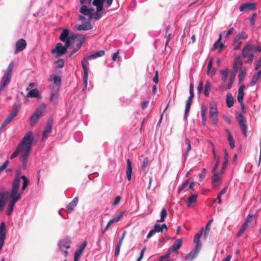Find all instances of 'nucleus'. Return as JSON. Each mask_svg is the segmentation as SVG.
<instances>
[{"label": "nucleus", "mask_w": 261, "mask_h": 261, "mask_svg": "<svg viewBox=\"0 0 261 261\" xmlns=\"http://www.w3.org/2000/svg\"><path fill=\"white\" fill-rule=\"evenodd\" d=\"M33 141V133L31 131H29L24 136L21 142V146L20 147L22 151L21 160L22 163V168L24 170L27 166L28 157L30 154Z\"/></svg>", "instance_id": "1"}, {"label": "nucleus", "mask_w": 261, "mask_h": 261, "mask_svg": "<svg viewBox=\"0 0 261 261\" xmlns=\"http://www.w3.org/2000/svg\"><path fill=\"white\" fill-rule=\"evenodd\" d=\"M105 52L103 50H100L98 51L95 52V53L89 55L87 54H86L84 56L83 59L81 61V64L82 66V67L84 70V74H83V80L84 83L86 87H87V82L88 79V65H89V62L88 60H92L94 59H96L98 57H102L105 55Z\"/></svg>", "instance_id": "2"}, {"label": "nucleus", "mask_w": 261, "mask_h": 261, "mask_svg": "<svg viewBox=\"0 0 261 261\" xmlns=\"http://www.w3.org/2000/svg\"><path fill=\"white\" fill-rule=\"evenodd\" d=\"M20 178L19 174H17L16 178L12 182V187L11 192L8 194L10 200L14 202H17L21 197L20 192H18V189L20 186Z\"/></svg>", "instance_id": "3"}, {"label": "nucleus", "mask_w": 261, "mask_h": 261, "mask_svg": "<svg viewBox=\"0 0 261 261\" xmlns=\"http://www.w3.org/2000/svg\"><path fill=\"white\" fill-rule=\"evenodd\" d=\"M20 109V106L19 105L14 104L13 105L12 112L7 117L5 120L2 123L1 126L0 127L1 129L5 128L9 123L11 122V121L14 119V118L17 115V114L19 111Z\"/></svg>", "instance_id": "4"}, {"label": "nucleus", "mask_w": 261, "mask_h": 261, "mask_svg": "<svg viewBox=\"0 0 261 261\" xmlns=\"http://www.w3.org/2000/svg\"><path fill=\"white\" fill-rule=\"evenodd\" d=\"M104 0H93L92 4L96 7V12L91 13L89 18L98 19L101 17V11L102 10Z\"/></svg>", "instance_id": "5"}, {"label": "nucleus", "mask_w": 261, "mask_h": 261, "mask_svg": "<svg viewBox=\"0 0 261 261\" xmlns=\"http://www.w3.org/2000/svg\"><path fill=\"white\" fill-rule=\"evenodd\" d=\"M46 107V105L43 103L38 108L35 112L33 114L30 119V125H33L37 121L39 117L41 115Z\"/></svg>", "instance_id": "6"}, {"label": "nucleus", "mask_w": 261, "mask_h": 261, "mask_svg": "<svg viewBox=\"0 0 261 261\" xmlns=\"http://www.w3.org/2000/svg\"><path fill=\"white\" fill-rule=\"evenodd\" d=\"M237 120L238 122L241 130L243 134L246 137L247 136V125L246 124V120L245 117L243 116L242 113L240 112L238 113V116H237Z\"/></svg>", "instance_id": "7"}, {"label": "nucleus", "mask_w": 261, "mask_h": 261, "mask_svg": "<svg viewBox=\"0 0 261 261\" xmlns=\"http://www.w3.org/2000/svg\"><path fill=\"white\" fill-rule=\"evenodd\" d=\"M67 50L61 43H58L56 44V47L51 49V53H57L58 56H62L65 54Z\"/></svg>", "instance_id": "8"}, {"label": "nucleus", "mask_w": 261, "mask_h": 261, "mask_svg": "<svg viewBox=\"0 0 261 261\" xmlns=\"http://www.w3.org/2000/svg\"><path fill=\"white\" fill-rule=\"evenodd\" d=\"M71 243V241L68 238H66L60 241L58 244L60 251H63L64 249H68L70 248Z\"/></svg>", "instance_id": "9"}, {"label": "nucleus", "mask_w": 261, "mask_h": 261, "mask_svg": "<svg viewBox=\"0 0 261 261\" xmlns=\"http://www.w3.org/2000/svg\"><path fill=\"white\" fill-rule=\"evenodd\" d=\"M27 46V42L24 39H20L16 42V50L15 54H17L18 53L23 50Z\"/></svg>", "instance_id": "10"}, {"label": "nucleus", "mask_w": 261, "mask_h": 261, "mask_svg": "<svg viewBox=\"0 0 261 261\" xmlns=\"http://www.w3.org/2000/svg\"><path fill=\"white\" fill-rule=\"evenodd\" d=\"M53 120V119H49L46 124V125L43 132L42 139H44L48 137V134H50L52 130Z\"/></svg>", "instance_id": "11"}, {"label": "nucleus", "mask_w": 261, "mask_h": 261, "mask_svg": "<svg viewBox=\"0 0 261 261\" xmlns=\"http://www.w3.org/2000/svg\"><path fill=\"white\" fill-rule=\"evenodd\" d=\"M255 45L253 44H247L242 50V57L244 58H247L250 53L254 51Z\"/></svg>", "instance_id": "12"}, {"label": "nucleus", "mask_w": 261, "mask_h": 261, "mask_svg": "<svg viewBox=\"0 0 261 261\" xmlns=\"http://www.w3.org/2000/svg\"><path fill=\"white\" fill-rule=\"evenodd\" d=\"M78 201V197H75V198H74L72 199V200L66 206V208H65V211L68 214L72 213L74 211L75 206L77 205Z\"/></svg>", "instance_id": "13"}, {"label": "nucleus", "mask_w": 261, "mask_h": 261, "mask_svg": "<svg viewBox=\"0 0 261 261\" xmlns=\"http://www.w3.org/2000/svg\"><path fill=\"white\" fill-rule=\"evenodd\" d=\"M256 8V3H244L242 4L240 6V11H251L253 10Z\"/></svg>", "instance_id": "14"}, {"label": "nucleus", "mask_w": 261, "mask_h": 261, "mask_svg": "<svg viewBox=\"0 0 261 261\" xmlns=\"http://www.w3.org/2000/svg\"><path fill=\"white\" fill-rule=\"evenodd\" d=\"M8 191H3L0 192V211H2L6 203V199L8 196Z\"/></svg>", "instance_id": "15"}, {"label": "nucleus", "mask_w": 261, "mask_h": 261, "mask_svg": "<svg viewBox=\"0 0 261 261\" xmlns=\"http://www.w3.org/2000/svg\"><path fill=\"white\" fill-rule=\"evenodd\" d=\"M74 29L77 31H82V30H89L92 28V26L90 22H86L82 24L81 25H75L74 27Z\"/></svg>", "instance_id": "16"}, {"label": "nucleus", "mask_w": 261, "mask_h": 261, "mask_svg": "<svg viewBox=\"0 0 261 261\" xmlns=\"http://www.w3.org/2000/svg\"><path fill=\"white\" fill-rule=\"evenodd\" d=\"M132 162L130 159H128L126 160V174L127 176V178L128 180L130 181L132 179Z\"/></svg>", "instance_id": "17"}, {"label": "nucleus", "mask_w": 261, "mask_h": 261, "mask_svg": "<svg viewBox=\"0 0 261 261\" xmlns=\"http://www.w3.org/2000/svg\"><path fill=\"white\" fill-rule=\"evenodd\" d=\"M182 244V239L176 240L170 248V251L175 252L178 251L180 248Z\"/></svg>", "instance_id": "18"}, {"label": "nucleus", "mask_w": 261, "mask_h": 261, "mask_svg": "<svg viewBox=\"0 0 261 261\" xmlns=\"http://www.w3.org/2000/svg\"><path fill=\"white\" fill-rule=\"evenodd\" d=\"M240 58V57L236 58L233 64L232 72L237 73L238 69L242 67L243 63L241 60H239Z\"/></svg>", "instance_id": "19"}, {"label": "nucleus", "mask_w": 261, "mask_h": 261, "mask_svg": "<svg viewBox=\"0 0 261 261\" xmlns=\"http://www.w3.org/2000/svg\"><path fill=\"white\" fill-rule=\"evenodd\" d=\"M93 11L94 9L88 8L86 5H83L80 9V13L85 15L90 16L92 12Z\"/></svg>", "instance_id": "20"}, {"label": "nucleus", "mask_w": 261, "mask_h": 261, "mask_svg": "<svg viewBox=\"0 0 261 261\" xmlns=\"http://www.w3.org/2000/svg\"><path fill=\"white\" fill-rule=\"evenodd\" d=\"M197 195L196 194H192L190 196L187 201V206L190 207L192 206V204L195 203L197 201Z\"/></svg>", "instance_id": "21"}, {"label": "nucleus", "mask_w": 261, "mask_h": 261, "mask_svg": "<svg viewBox=\"0 0 261 261\" xmlns=\"http://www.w3.org/2000/svg\"><path fill=\"white\" fill-rule=\"evenodd\" d=\"M170 28H171L170 25H169L167 27L166 29V34L165 35V38L166 39L165 47H167V46L169 42L171 40V34L170 32Z\"/></svg>", "instance_id": "22"}, {"label": "nucleus", "mask_w": 261, "mask_h": 261, "mask_svg": "<svg viewBox=\"0 0 261 261\" xmlns=\"http://www.w3.org/2000/svg\"><path fill=\"white\" fill-rule=\"evenodd\" d=\"M69 31L68 29H65L63 30L60 36V40L62 41H65L67 39H68L69 38Z\"/></svg>", "instance_id": "23"}, {"label": "nucleus", "mask_w": 261, "mask_h": 261, "mask_svg": "<svg viewBox=\"0 0 261 261\" xmlns=\"http://www.w3.org/2000/svg\"><path fill=\"white\" fill-rule=\"evenodd\" d=\"M220 72L221 74L222 81L224 83L226 82L228 77L229 69L228 68H226L224 70H220Z\"/></svg>", "instance_id": "24"}, {"label": "nucleus", "mask_w": 261, "mask_h": 261, "mask_svg": "<svg viewBox=\"0 0 261 261\" xmlns=\"http://www.w3.org/2000/svg\"><path fill=\"white\" fill-rule=\"evenodd\" d=\"M227 106L228 108H231L233 105V98L232 94L230 93H228L226 95V99Z\"/></svg>", "instance_id": "25"}, {"label": "nucleus", "mask_w": 261, "mask_h": 261, "mask_svg": "<svg viewBox=\"0 0 261 261\" xmlns=\"http://www.w3.org/2000/svg\"><path fill=\"white\" fill-rule=\"evenodd\" d=\"M247 37V35H246V33L244 32H242L240 33H239L236 37L234 38L233 40V43H236L239 41H240L241 39H246Z\"/></svg>", "instance_id": "26"}, {"label": "nucleus", "mask_w": 261, "mask_h": 261, "mask_svg": "<svg viewBox=\"0 0 261 261\" xmlns=\"http://www.w3.org/2000/svg\"><path fill=\"white\" fill-rule=\"evenodd\" d=\"M16 202L13 201L12 200L9 201V203L8 205V207L6 211V215L7 216H10L11 215L12 212H13L14 206Z\"/></svg>", "instance_id": "27"}, {"label": "nucleus", "mask_w": 261, "mask_h": 261, "mask_svg": "<svg viewBox=\"0 0 261 261\" xmlns=\"http://www.w3.org/2000/svg\"><path fill=\"white\" fill-rule=\"evenodd\" d=\"M20 178L23 180V184L21 187V192H23L28 186L29 180L25 175H22L20 177Z\"/></svg>", "instance_id": "28"}, {"label": "nucleus", "mask_w": 261, "mask_h": 261, "mask_svg": "<svg viewBox=\"0 0 261 261\" xmlns=\"http://www.w3.org/2000/svg\"><path fill=\"white\" fill-rule=\"evenodd\" d=\"M39 96V91L37 89L29 90L27 94L28 97H37Z\"/></svg>", "instance_id": "29"}, {"label": "nucleus", "mask_w": 261, "mask_h": 261, "mask_svg": "<svg viewBox=\"0 0 261 261\" xmlns=\"http://www.w3.org/2000/svg\"><path fill=\"white\" fill-rule=\"evenodd\" d=\"M6 236V225L5 222H2L0 225V239H5Z\"/></svg>", "instance_id": "30"}, {"label": "nucleus", "mask_w": 261, "mask_h": 261, "mask_svg": "<svg viewBox=\"0 0 261 261\" xmlns=\"http://www.w3.org/2000/svg\"><path fill=\"white\" fill-rule=\"evenodd\" d=\"M149 161L148 158H145L143 161V163L141 166V169L143 171H146L149 169Z\"/></svg>", "instance_id": "31"}, {"label": "nucleus", "mask_w": 261, "mask_h": 261, "mask_svg": "<svg viewBox=\"0 0 261 261\" xmlns=\"http://www.w3.org/2000/svg\"><path fill=\"white\" fill-rule=\"evenodd\" d=\"M211 87V83L209 81H206L205 87H204V93L205 96H208L209 95V92Z\"/></svg>", "instance_id": "32"}, {"label": "nucleus", "mask_w": 261, "mask_h": 261, "mask_svg": "<svg viewBox=\"0 0 261 261\" xmlns=\"http://www.w3.org/2000/svg\"><path fill=\"white\" fill-rule=\"evenodd\" d=\"M228 134V140L230 145L231 148H233L234 147V142L233 139V137L230 134L229 130H226Z\"/></svg>", "instance_id": "33"}, {"label": "nucleus", "mask_w": 261, "mask_h": 261, "mask_svg": "<svg viewBox=\"0 0 261 261\" xmlns=\"http://www.w3.org/2000/svg\"><path fill=\"white\" fill-rule=\"evenodd\" d=\"M123 214H124L123 212H121L117 216H116V217H114V218L111 219L109 221V222H110L111 225L112 224L115 223H117V222H118L121 219V218L122 217V216L123 215Z\"/></svg>", "instance_id": "34"}, {"label": "nucleus", "mask_w": 261, "mask_h": 261, "mask_svg": "<svg viewBox=\"0 0 261 261\" xmlns=\"http://www.w3.org/2000/svg\"><path fill=\"white\" fill-rule=\"evenodd\" d=\"M210 113L217 114V105L215 102H211L210 103Z\"/></svg>", "instance_id": "35"}, {"label": "nucleus", "mask_w": 261, "mask_h": 261, "mask_svg": "<svg viewBox=\"0 0 261 261\" xmlns=\"http://www.w3.org/2000/svg\"><path fill=\"white\" fill-rule=\"evenodd\" d=\"M167 216V213L165 208H162L161 212V218L160 220H157L158 222H163L165 221V218Z\"/></svg>", "instance_id": "36"}, {"label": "nucleus", "mask_w": 261, "mask_h": 261, "mask_svg": "<svg viewBox=\"0 0 261 261\" xmlns=\"http://www.w3.org/2000/svg\"><path fill=\"white\" fill-rule=\"evenodd\" d=\"M236 73H235V72H233L232 71L231 72L230 76L229 77V83L227 85V89H229L231 88V87L232 85L233 82L234 81V80L235 79Z\"/></svg>", "instance_id": "37"}, {"label": "nucleus", "mask_w": 261, "mask_h": 261, "mask_svg": "<svg viewBox=\"0 0 261 261\" xmlns=\"http://www.w3.org/2000/svg\"><path fill=\"white\" fill-rule=\"evenodd\" d=\"M210 119L213 124H217L218 121L217 114L210 113Z\"/></svg>", "instance_id": "38"}, {"label": "nucleus", "mask_w": 261, "mask_h": 261, "mask_svg": "<svg viewBox=\"0 0 261 261\" xmlns=\"http://www.w3.org/2000/svg\"><path fill=\"white\" fill-rule=\"evenodd\" d=\"M197 255V253L194 251H191L188 253L186 257V259L187 261H192Z\"/></svg>", "instance_id": "39"}, {"label": "nucleus", "mask_w": 261, "mask_h": 261, "mask_svg": "<svg viewBox=\"0 0 261 261\" xmlns=\"http://www.w3.org/2000/svg\"><path fill=\"white\" fill-rule=\"evenodd\" d=\"M20 146H21V143L18 146L16 150L11 154V159H13L15 158V157H16L18 154V152H20L21 153L20 157L22 156V151H21V149L20 148Z\"/></svg>", "instance_id": "40"}, {"label": "nucleus", "mask_w": 261, "mask_h": 261, "mask_svg": "<svg viewBox=\"0 0 261 261\" xmlns=\"http://www.w3.org/2000/svg\"><path fill=\"white\" fill-rule=\"evenodd\" d=\"M76 40L79 42L77 44L82 46L83 44L85 42V37L83 35L78 34Z\"/></svg>", "instance_id": "41"}, {"label": "nucleus", "mask_w": 261, "mask_h": 261, "mask_svg": "<svg viewBox=\"0 0 261 261\" xmlns=\"http://www.w3.org/2000/svg\"><path fill=\"white\" fill-rule=\"evenodd\" d=\"M214 173V176L212 177V184L214 186H215L220 179V175L219 174Z\"/></svg>", "instance_id": "42"}, {"label": "nucleus", "mask_w": 261, "mask_h": 261, "mask_svg": "<svg viewBox=\"0 0 261 261\" xmlns=\"http://www.w3.org/2000/svg\"><path fill=\"white\" fill-rule=\"evenodd\" d=\"M257 216L256 214H249L247 216L245 221L250 224L254 219L257 218Z\"/></svg>", "instance_id": "43"}, {"label": "nucleus", "mask_w": 261, "mask_h": 261, "mask_svg": "<svg viewBox=\"0 0 261 261\" xmlns=\"http://www.w3.org/2000/svg\"><path fill=\"white\" fill-rule=\"evenodd\" d=\"M260 75L258 74L257 73H255L252 77V80L250 82L251 85H254L256 84L257 81L259 79Z\"/></svg>", "instance_id": "44"}, {"label": "nucleus", "mask_w": 261, "mask_h": 261, "mask_svg": "<svg viewBox=\"0 0 261 261\" xmlns=\"http://www.w3.org/2000/svg\"><path fill=\"white\" fill-rule=\"evenodd\" d=\"M58 96L59 95L58 92L52 93L51 97L50 98V101H51L53 103H56L57 101Z\"/></svg>", "instance_id": "45"}, {"label": "nucleus", "mask_w": 261, "mask_h": 261, "mask_svg": "<svg viewBox=\"0 0 261 261\" xmlns=\"http://www.w3.org/2000/svg\"><path fill=\"white\" fill-rule=\"evenodd\" d=\"M202 232H203V230H201L200 231L197 232L195 236V237H194V242L195 243H200V239L202 236Z\"/></svg>", "instance_id": "46"}, {"label": "nucleus", "mask_w": 261, "mask_h": 261, "mask_svg": "<svg viewBox=\"0 0 261 261\" xmlns=\"http://www.w3.org/2000/svg\"><path fill=\"white\" fill-rule=\"evenodd\" d=\"M185 144L187 145V149H186V153L187 155H188L189 152L190 151V150L191 149V144H190V141L189 139L188 138H186L185 139Z\"/></svg>", "instance_id": "47"}, {"label": "nucleus", "mask_w": 261, "mask_h": 261, "mask_svg": "<svg viewBox=\"0 0 261 261\" xmlns=\"http://www.w3.org/2000/svg\"><path fill=\"white\" fill-rule=\"evenodd\" d=\"M83 252L79 250H77L75 251L74 255V260L73 261H78L81 255Z\"/></svg>", "instance_id": "48"}, {"label": "nucleus", "mask_w": 261, "mask_h": 261, "mask_svg": "<svg viewBox=\"0 0 261 261\" xmlns=\"http://www.w3.org/2000/svg\"><path fill=\"white\" fill-rule=\"evenodd\" d=\"M61 80L58 75H55L54 76V83L57 85L59 86L61 84Z\"/></svg>", "instance_id": "49"}, {"label": "nucleus", "mask_w": 261, "mask_h": 261, "mask_svg": "<svg viewBox=\"0 0 261 261\" xmlns=\"http://www.w3.org/2000/svg\"><path fill=\"white\" fill-rule=\"evenodd\" d=\"M191 103H187L186 105L185 110V118H186L188 113L190 111V108H191Z\"/></svg>", "instance_id": "50"}, {"label": "nucleus", "mask_w": 261, "mask_h": 261, "mask_svg": "<svg viewBox=\"0 0 261 261\" xmlns=\"http://www.w3.org/2000/svg\"><path fill=\"white\" fill-rule=\"evenodd\" d=\"M257 16L256 13H253L250 18V23L251 26H253L255 23V18Z\"/></svg>", "instance_id": "51"}, {"label": "nucleus", "mask_w": 261, "mask_h": 261, "mask_svg": "<svg viewBox=\"0 0 261 261\" xmlns=\"http://www.w3.org/2000/svg\"><path fill=\"white\" fill-rule=\"evenodd\" d=\"M243 97H244V92H238V95L237 97V99L238 102L240 103L243 102Z\"/></svg>", "instance_id": "52"}, {"label": "nucleus", "mask_w": 261, "mask_h": 261, "mask_svg": "<svg viewBox=\"0 0 261 261\" xmlns=\"http://www.w3.org/2000/svg\"><path fill=\"white\" fill-rule=\"evenodd\" d=\"M255 70H257L261 67V57L258 60L255 61Z\"/></svg>", "instance_id": "53"}, {"label": "nucleus", "mask_w": 261, "mask_h": 261, "mask_svg": "<svg viewBox=\"0 0 261 261\" xmlns=\"http://www.w3.org/2000/svg\"><path fill=\"white\" fill-rule=\"evenodd\" d=\"M154 229L156 232H162L163 230L161 228V226L159 224H155L154 225Z\"/></svg>", "instance_id": "54"}, {"label": "nucleus", "mask_w": 261, "mask_h": 261, "mask_svg": "<svg viewBox=\"0 0 261 261\" xmlns=\"http://www.w3.org/2000/svg\"><path fill=\"white\" fill-rule=\"evenodd\" d=\"M203 88V83L202 81L199 82L197 86V90L198 93L200 94L202 92Z\"/></svg>", "instance_id": "55"}, {"label": "nucleus", "mask_w": 261, "mask_h": 261, "mask_svg": "<svg viewBox=\"0 0 261 261\" xmlns=\"http://www.w3.org/2000/svg\"><path fill=\"white\" fill-rule=\"evenodd\" d=\"M189 184V180H187L178 189V192L180 193Z\"/></svg>", "instance_id": "56"}, {"label": "nucleus", "mask_w": 261, "mask_h": 261, "mask_svg": "<svg viewBox=\"0 0 261 261\" xmlns=\"http://www.w3.org/2000/svg\"><path fill=\"white\" fill-rule=\"evenodd\" d=\"M254 56V51L250 53L249 55L247 57L248 59L247 60V63L252 62L253 60Z\"/></svg>", "instance_id": "57"}, {"label": "nucleus", "mask_w": 261, "mask_h": 261, "mask_svg": "<svg viewBox=\"0 0 261 261\" xmlns=\"http://www.w3.org/2000/svg\"><path fill=\"white\" fill-rule=\"evenodd\" d=\"M196 244V245H195V250H194V252H196L197 254L198 253L200 248H201V243L200 242V243H195Z\"/></svg>", "instance_id": "58"}, {"label": "nucleus", "mask_w": 261, "mask_h": 261, "mask_svg": "<svg viewBox=\"0 0 261 261\" xmlns=\"http://www.w3.org/2000/svg\"><path fill=\"white\" fill-rule=\"evenodd\" d=\"M121 246V245H119L117 244V246H116L115 249V253H114L115 256H117L119 255Z\"/></svg>", "instance_id": "59"}, {"label": "nucleus", "mask_w": 261, "mask_h": 261, "mask_svg": "<svg viewBox=\"0 0 261 261\" xmlns=\"http://www.w3.org/2000/svg\"><path fill=\"white\" fill-rule=\"evenodd\" d=\"M57 66L59 68H63L64 66V63L62 59H59L57 61Z\"/></svg>", "instance_id": "60"}, {"label": "nucleus", "mask_w": 261, "mask_h": 261, "mask_svg": "<svg viewBox=\"0 0 261 261\" xmlns=\"http://www.w3.org/2000/svg\"><path fill=\"white\" fill-rule=\"evenodd\" d=\"M146 249V247H144L141 251V252L140 253V255L138 257V259H139V260H141L143 256H144V253H145V251Z\"/></svg>", "instance_id": "61"}, {"label": "nucleus", "mask_w": 261, "mask_h": 261, "mask_svg": "<svg viewBox=\"0 0 261 261\" xmlns=\"http://www.w3.org/2000/svg\"><path fill=\"white\" fill-rule=\"evenodd\" d=\"M146 249V247H144L141 251V252L140 253V255L138 257V259H139V260H141L143 256H144V253H145V251Z\"/></svg>", "instance_id": "62"}, {"label": "nucleus", "mask_w": 261, "mask_h": 261, "mask_svg": "<svg viewBox=\"0 0 261 261\" xmlns=\"http://www.w3.org/2000/svg\"><path fill=\"white\" fill-rule=\"evenodd\" d=\"M207 108L206 107L202 106L201 109V116H206Z\"/></svg>", "instance_id": "63"}, {"label": "nucleus", "mask_w": 261, "mask_h": 261, "mask_svg": "<svg viewBox=\"0 0 261 261\" xmlns=\"http://www.w3.org/2000/svg\"><path fill=\"white\" fill-rule=\"evenodd\" d=\"M120 200H121L120 196H116L114 199L113 203V205H117L119 203Z\"/></svg>", "instance_id": "64"}]
</instances>
